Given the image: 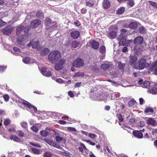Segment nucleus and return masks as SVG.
<instances>
[{"label": "nucleus", "instance_id": "17", "mask_svg": "<svg viewBox=\"0 0 157 157\" xmlns=\"http://www.w3.org/2000/svg\"><path fill=\"white\" fill-rule=\"evenodd\" d=\"M152 67L150 68L151 71H154L155 74L157 75V60L152 64Z\"/></svg>", "mask_w": 157, "mask_h": 157}, {"label": "nucleus", "instance_id": "42", "mask_svg": "<svg viewBox=\"0 0 157 157\" xmlns=\"http://www.w3.org/2000/svg\"><path fill=\"white\" fill-rule=\"evenodd\" d=\"M83 75V73L82 72H78L75 74L74 77L79 76L82 77Z\"/></svg>", "mask_w": 157, "mask_h": 157}, {"label": "nucleus", "instance_id": "55", "mask_svg": "<svg viewBox=\"0 0 157 157\" xmlns=\"http://www.w3.org/2000/svg\"><path fill=\"white\" fill-rule=\"evenodd\" d=\"M56 140L57 141H60L63 140V138L60 137L59 136H57L56 137Z\"/></svg>", "mask_w": 157, "mask_h": 157}, {"label": "nucleus", "instance_id": "30", "mask_svg": "<svg viewBox=\"0 0 157 157\" xmlns=\"http://www.w3.org/2000/svg\"><path fill=\"white\" fill-rule=\"evenodd\" d=\"M30 149L32 152L35 154H40V151L38 149L32 147Z\"/></svg>", "mask_w": 157, "mask_h": 157}, {"label": "nucleus", "instance_id": "57", "mask_svg": "<svg viewBox=\"0 0 157 157\" xmlns=\"http://www.w3.org/2000/svg\"><path fill=\"white\" fill-rule=\"evenodd\" d=\"M117 157H128L127 155H126L124 154H121L120 155H117Z\"/></svg>", "mask_w": 157, "mask_h": 157}, {"label": "nucleus", "instance_id": "36", "mask_svg": "<svg viewBox=\"0 0 157 157\" xmlns=\"http://www.w3.org/2000/svg\"><path fill=\"white\" fill-rule=\"evenodd\" d=\"M40 134L44 137L47 136L48 134V132L45 131H42L40 132Z\"/></svg>", "mask_w": 157, "mask_h": 157}, {"label": "nucleus", "instance_id": "10", "mask_svg": "<svg viewBox=\"0 0 157 157\" xmlns=\"http://www.w3.org/2000/svg\"><path fill=\"white\" fill-rule=\"evenodd\" d=\"M39 41H36L33 42L31 41L27 44V46L28 47L32 46L33 48H36L38 49H39Z\"/></svg>", "mask_w": 157, "mask_h": 157}, {"label": "nucleus", "instance_id": "41", "mask_svg": "<svg viewBox=\"0 0 157 157\" xmlns=\"http://www.w3.org/2000/svg\"><path fill=\"white\" fill-rule=\"evenodd\" d=\"M36 16L39 17H43L44 14L43 13V12L42 11H38L36 13Z\"/></svg>", "mask_w": 157, "mask_h": 157}, {"label": "nucleus", "instance_id": "62", "mask_svg": "<svg viewBox=\"0 0 157 157\" xmlns=\"http://www.w3.org/2000/svg\"><path fill=\"white\" fill-rule=\"evenodd\" d=\"M81 84V82H77L75 84V87H79Z\"/></svg>", "mask_w": 157, "mask_h": 157}, {"label": "nucleus", "instance_id": "49", "mask_svg": "<svg viewBox=\"0 0 157 157\" xmlns=\"http://www.w3.org/2000/svg\"><path fill=\"white\" fill-rule=\"evenodd\" d=\"M55 80L57 82L59 83H64V82L61 78H57Z\"/></svg>", "mask_w": 157, "mask_h": 157}, {"label": "nucleus", "instance_id": "26", "mask_svg": "<svg viewBox=\"0 0 157 157\" xmlns=\"http://www.w3.org/2000/svg\"><path fill=\"white\" fill-rule=\"evenodd\" d=\"M137 26V24L136 22H132L128 25L129 28L133 29H135Z\"/></svg>", "mask_w": 157, "mask_h": 157}, {"label": "nucleus", "instance_id": "56", "mask_svg": "<svg viewBox=\"0 0 157 157\" xmlns=\"http://www.w3.org/2000/svg\"><path fill=\"white\" fill-rule=\"evenodd\" d=\"M85 141L87 143H88L94 146L95 145V143L94 142H91L89 140H85Z\"/></svg>", "mask_w": 157, "mask_h": 157}, {"label": "nucleus", "instance_id": "4", "mask_svg": "<svg viewBox=\"0 0 157 157\" xmlns=\"http://www.w3.org/2000/svg\"><path fill=\"white\" fill-rule=\"evenodd\" d=\"M124 36H122V34H120L117 39L119 41V46L125 45L126 46H128L130 43H132V40H126L125 37H124Z\"/></svg>", "mask_w": 157, "mask_h": 157}, {"label": "nucleus", "instance_id": "11", "mask_svg": "<svg viewBox=\"0 0 157 157\" xmlns=\"http://www.w3.org/2000/svg\"><path fill=\"white\" fill-rule=\"evenodd\" d=\"M59 62L56 63L55 66V69L58 71L61 70L63 67V65L64 63V61L61 60L59 61Z\"/></svg>", "mask_w": 157, "mask_h": 157}, {"label": "nucleus", "instance_id": "52", "mask_svg": "<svg viewBox=\"0 0 157 157\" xmlns=\"http://www.w3.org/2000/svg\"><path fill=\"white\" fill-rule=\"evenodd\" d=\"M30 144L31 145H32L33 146L35 147H41V146L40 145H39L37 144L33 143L32 142L30 143Z\"/></svg>", "mask_w": 157, "mask_h": 157}, {"label": "nucleus", "instance_id": "24", "mask_svg": "<svg viewBox=\"0 0 157 157\" xmlns=\"http://www.w3.org/2000/svg\"><path fill=\"white\" fill-rule=\"evenodd\" d=\"M49 52V50L47 48H45L42 50L40 52L42 56H45Z\"/></svg>", "mask_w": 157, "mask_h": 157}, {"label": "nucleus", "instance_id": "39", "mask_svg": "<svg viewBox=\"0 0 157 157\" xmlns=\"http://www.w3.org/2000/svg\"><path fill=\"white\" fill-rule=\"evenodd\" d=\"M117 117L119 120V124L120 125H121V123H120V122H121L123 121V119L122 117V116L121 114H119L117 115Z\"/></svg>", "mask_w": 157, "mask_h": 157}, {"label": "nucleus", "instance_id": "60", "mask_svg": "<svg viewBox=\"0 0 157 157\" xmlns=\"http://www.w3.org/2000/svg\"><path fill=\"white\" fill-rule=\"evenodd\" d=\"M6 24L5 22L3 21L2 20L0 19V26H3Z\"/></svg>", "mask_w": 157, "mask_h": 157}, {"label": "nucleus", "instance_id": "63", "mask_svg": "<svg viewBox=\"0 0 157 157\" xmlns=\"http://www.w3.org/2000/svg\"><path fill=\"white\" fill-rule=\"evenodd\" d=\"M59 123L61 124H64L66 123V121L63 120H60L59 121Z\"/></svg>", "mask_w": 157, "mask_h": 157}, {"label": "nucleus", "instance_id": "1", "mask_svg": "<svg viewBox=\"0 0 157 157\" xmlns=\"http://www.w3.org/2000/svg\"><path fill=\"white\" fill-rule=\"evenodd\" d=\"M29 27L27 26L26 27L24 28L23 26L21 25L17 27L16 30V33L17 36H19L17 38V42L19 45H21L26 41H25V39L27 38L26 35L23 34V33L26 34L29 30Z\"/></svg>", "mask_w": 157, "mask_h": 157}, {"label": "nucleus", "instance_id": "16", "mask_svg": "<svg viewBox=\"0 0 157 157\" xmlns=\"http://www.w3.org/2000/svg\"><path fill=\"white\" fill-rule=\"evenodd\" d=\"M71 37L74 39H76L80 35V32L78 31H73L71 33Z\"/></svg>", "mask_w": 157, "mask_h": 157}, {"label": "nucleus", "instance_id": "48", "mask_svg": "<svg viewBox=\"0 0 157 157\" xmlns=\"http://www.w3.org/2000/svg\"><path fill=\"white\" fill-rule=\"evenodd\" d=\"M67 130L71 132H75L76 131V130L75 128L71 127H67Z\"/></svg>", "mask_w": 157, "mask_h": 157}, {"label": "nucleus", "instance_id": "47", "mask_svg": "<svg viewBox=\"0 0 157 157\" xmlns=\"http://www.w3.org/2000/svg\"><path fill=\"white\" fill-rule=\"evenodd\" d=\"M88 136L92 139L97 137V135H96L91 133H89L88 135Z\"/></svg>", "mask_w": 157, "mask_h": 157}, {"label": "nucleus", "instance_id": "27", "mask_svg": "<svg viewBox=\"0 0 157 157\" xmlns=\"http://www.w3.org/2000/svg\"><path fill=\"white\" fill-rule=\"evenodd\" d=\"M125 8L124 7H121L118 9L117 11V13L118 14H121L125 11Z\"/></svg>", "mask_w": 157, "mask_h": 157}, {"label": "nucleus", "instance_id": "28", "mask_svg": "<svg viewBox=\"0 0 157 157\" xmlns=\"http://www.w3.org/2000/svg\"><path fill=\"white\" fill-rule=\"evenodd\" d=\"M20 125L22 128H24L27 131L28 130V124L26 122H22L20 123Z\"/></svg>", "mask_w": 157, "mask_h": 157}, {"label": "nucleus", "instance_id": "8", "mask_svg": "<svg viewBox=\"0 0 157 157\" xmlns=\"http://www.w3.org/2000/svg\"><path fill=\"white\" fill-rule=\"evenodd\" d=\"M138 83L141 86L144 88L148 87L150 84V83L149 81H144L143 79L140 80L138 81Z\"/></svg>", "mask_w": 157, "mask_h": 157}, {"label": "nucleus", "instance_id": "13", "mask_svg": "<svg viewBox=\"0 0 157 157\" xmlns=\"http://www.w3.org/2000/svg\"><path fill=\"white\" fill-rule=\"evenodd\" d=\"M134 136L140 139L143 137V134L142 132L139 131H135L133 132Z\"/></svg>", "mask_w": 157, "mask_h": 157}, {"label": "nucleus", "instance_id": "34", "mask_svg": "<svg viewBox=\"0 0 157 157\" xmlns=\"http://www.w3.org/2000/svg\"><path fill=\"white\" fill-rule=\"evenodd\" d=\"M106 48L105 46H102L100 48V53L102 54H105V53Z\"/></svg>", "mask_w": 157, "mask_h": 157}, {"label": "nucleus", "instance_id": "3", "mask_svg": "<svg viewBox=\"0 0 157 157\" xmlns=\"http://www.w3.org/2000/svg\"><path fill=\"white\" fill-rule=\"evenodd\" d=\"M149 66V63L146 62V60L142 58L138 61V63L136 65H134V68L142 70L148 67Z\"/></svg>", "mask_w": 157, "mask_h": 157}, {"label": "nucleus", "instance_id": "61", "mask_svg": "<svg viewBox=\"0 0 157 157\" xmlns=\"http://www.w3.org/2000/svg\"><path fill=\"white\" fill-rule=\"evenodd\" d=\"M128 4L130 6L132 7L134 5V3L133 1H129L128 2Z\"/></svg>", "mask_w": 157, "mask_h": 157}, {"label": "nucleus", "instance_id": "50", "mask_svg": "<svg viewBox=\"0 0 157 157\" xmlns=\"http://www.w3.org/2000/svg\"><path fill=\"white\" fill-rule=\"evenodd\" d=\"M118 64L119 68L121 70L122 69L124 66V65L121 63V62H118Z\"/></svg>", "mask_w": 157, "mask_h": 157}, {"label": "nucleus", "instance_id": "5", "mask_svg": "<svg viewBox=\"0 0 157 157\" xmlns=\"http://www.w3.org/2000/svg\"><path fill=\"white\" fill-rule=\"evenodd\" d=\"M84 63L83 59L78 58L73 62V65L76 67H80L83 66Z\"/></svg>", "mask_w": 157, "mask_h": 157}, {"label": "nucleus", "instance_id": "45", "mask_svg": "<svg viewBox=\"0 0 157 157\" xmlns=\"http://www.w3.org/2000/svg\"><path fill=\"white\" fill-rule=\"evenodd\" d=\"M51 22L50 19L49 18H46L45 20V24L46 25H48Z\"/></svg>", "mask_w": 157, "mask_h": 157}, {"label": "nucleus", "instance_id": "7", "mask_svg": "<svg viewBox=\"0 0 157 157\" xmlns=\"http://www.w3.org/2000/svg\"><path fill=\"white\" fill-rule=\"evenodd\" d=\"M41 72L42 74L45 76L49 77L51 76V71L49 70L46 67H44L42 68L41 70Z\"/></svg>", "mask_w": 157, "mask_h": 157}, {"label": "nucleus", "instance_id": "20", "mask_svg": "<svg viewBox=\"0 0 157 157\" xmlns=\"http://www.w3.org/2000/svg\"><path fill=\"white\" fill-rule=\"evenodd\" d=\"M117 35V32L115 31H112L109 33L108 35V37L111 39H113L116 37Z\"/></svg>", "mask_w": 157, "mask_h": 157}, {"label": "nucleus", "instance_id": "40", "mask_svg": "<svg viewBox=\"0 0 157 157\" xmlns=\"http://www.w3.org/2000/svg\"><path fill=\"white\" fill-rule=\"evenodd\" d=\"M17 133L18 135L20 137H22L24 136V133L22 132V131L21 130H18L17 131Z\"/></svg>", "mask_w": 157, "mask_h": 157}, {"label": "nucleus", "instance_id": "18", "mask_svg": "<svg viewBox=\"0 0 157 157\" xmlns=\"http://www.w3.org/2000/svg\"><path fill=\"white\" fill-rule=\"evenodd\" d=\"M41 23V21L40 20L37 19L33 21L31 23V25L33 28L36 27Z\"/></svg>", "mask_w": 157, "mask_h": 157}, {"label": "nucleus", "instance_id": "53", "mask_svg": "<svg viewBox=\"0 0 157 157\" xmlns=\"http://www.w3.org/2000/svg\"><path fill=\"white\" fill-rule=\"evenodd\" d=\"M68 94L71 98H73L74 96L73 93L72 91H69L68 92Z\"/></svg>", "mask_w": 157, "mask_h": 157}, {"label": "nucleus", "instance_id": "6", "mask_svg": "<svg viewBox=\"0 0 157 157\" xmlns=\"http://www.w3.org/2000/svg\"><path fill=\"white\" fill-rule=\"evenodd\" d=\"M13 29V27L10 26H7L3 28L2 32L5 35H9L11 33Z\"/></svg>", "mask_w": 157, "mask_h": 157}, {"label": "nucleus", "instance_id": "12", "mask_svg": "<svg viewBox=\"0 0 157 157\" xmlns=\"http://www.w3.org/2000/svg\"><path fill=\"white\" fill-rule=\"evenodd\" d=\"M25 106H27L28 108L29 109H33L34 112H36L37 111V109L36 108L31 105L27 101H25L22 102Z\"/></svg>", "mask_w": 157, "mask_h": 157}, {"label": "nucleus", "instance_id": "25", "mask_svg": "<svg viewBox=\"0 0 157 157\" xmlns=\"http://www.w3.org/2000/svg\"><path fill=\"white\" fill-rule=\"evenodd\" d=\"M111 65L110 64H104L101 65V67L104 70H105L107 69H109L110 67H111Z\"/></svg>", "mask_w": 157, "mask_h": 157}, {"label": "nucleus", "instance_id": "64", "mask_svg": "<svg viewBox=\"0 0 157 157\" xmlns=\"http://www.w3.org/2000/svg\"><path fill=\"white\" fill-rule=\"evenodd\" d=\"M120 31L121 33V34H122V36H124L123 35V33H126L127 32V30L126 29H121Z\"/></svg>", "mask_w": 157, "mask_h": 157}, {"label": "nucleus", "instance_id": "15", "mask_svg": "<svg viewBox=\"0 0 157 157\" xmlns=\"http://www.w3.org/2000/svg\"><path fill=\"white\" fill-rule=\"evenodd\" d=\"M91 45L92 48L94 49H98L99 46V43L95 40H90L89 41Z\"/></svg>", "mask_w": 157, "mask_h": 157}, {"label": "nucleus", "instance_id": "2", "mask_svg": "<svg viewBox=\"0 0 157 157\" xmlns=\"http://www.w3.org/2000/svg\"><path fill=\"white\" fill-rule=\"evenodd\" d=\"M61 59V54L60 52L57 50L51 52L48 56V60L52 63H54L59 61Z\"/></svg>", "mask_w": 157, "mask_h": 157}, {"label": "nucleus", "instance_id": "22", "mask_svg": "<svg viewBox=\"0 0 157 157\" xmlns=\"http://www.w3.org/2000/svg\"><path fill=\"white\" fill-rule=\"evenodd\" d=\"M103 7L105 9H108L110 6V2L109 0H104L103 3Z\"/></svg>", "mask_w": 157, "mask_h": 157}, {"label": "nucleus", "instance_id": "46", "mask_svg": "<svg viewBox=\"0 0 157 157\" xmlns=\"http://www.w3.org/2000/svg\"><path fill=\"white\" fill-rule=\"evenodd\" d=\"M6 68L7 67L6 66H1L0 65V73L3 72Z\"/></svg>", "mask_w": 157, "mask_h": 157}, {"label": "nucleus", "instance_id": "21", "mask_svg": "<svg viewBox=\"0 0 157 157\" xmlns=\"http://www.w3.org/2000/svg\"><path fill=\"white\" fill-rule=\"evenodd\" d=\"M147 122L148 124L153 126H155L156 124V121L152 118H149L147 120Z\"/></svg>", "mask_w": 157, "mask_h": 157}, {"label": "nucleus", "instance_id": "54", "mask_svg": "<svg viewBox=\"0 0 157 157\" xmlns=\"http://www.w3.org/2000/svg\"><path fill=\"white\" fill-rule=\"evenodd\" d=\"M145 125L144 122V121H141L140 122V124H139V127L141 128L143 126H144Z\"/></svg>", "mask_w": 157, "mask_h": 157}, {"label": "nucleus", "instance_id": "59", "mask_svg": "<svg viewBox=\"0 0 157 157\" xmlns=\"http://www.w3.org/2000/svg\"><path fill=\"white\" fill-rule=\"evenodd\" d=\"M34 92L39 94L43 95L44 94V93L41 92V91H34Z\"/></svg>", "mask_w": 157, "mask_h": 157}, {"label": "nucleus", "instance_id": "32", "mask_svg": "<svg viewBox=\"0 0 157 157\" xmlns=\"http://www.w3.org/2000/svg\"><path fill=\"white\" fill-rule=\"evenodd\" d=\"M150 92L152 94H157V88L155 87H153L151 88L150 90Z\"/></svg>", "mask_w": 157, "mask_h": 157}, {"label": "nucleus", "instance_id": "51", "mask_svg": "<svg viewBox=\"0 0 157 157\" xmlns=\"http://www.w3.org/2000/svg\"><path fill=\"white\" fill-rule=\"evenodd\" d=\"M3 98L5 101H8L9 99V97L7 94H5L3 95Z\"/></svg>", "mask_w": 157, "mask_h": 157}, {"label": "nucleus", "instance_id": "58", "mask_svg": "<svg viewBox=\"0 0 157 157\" xmlns=\"http://www.w3.org/2000/svg\"><path fill=\"white\" fill-rule=\"evenodd\" d=\"M86 5L87 6L90 7H92L94 5V3H91L89 2H86Z\"/></svg>", "mask_w": 157, "mask_h": 157}, {"label": "nucleus", "instance_id": "43", "mask_svg": "<svg viewBox=\"0 0 157 157\" xmlns=\"http://www.w3.org/2000/svg\"><path fill=\"white\" fill-rule=\"evenodd\" d=\"M31 129L34 132H37L38 131V128L36 126H33L31 127Z\"/></svg>", "mask_w": 157, "mask_h": 157}, {"label": "nucleus", "instance_id": "37", "mask_svg": "<svg viewBox=\"0 0 157 157\" xmlns=\"http://www.w3.org/2000/svg\"><path fill=\"white\" fill-rule=\"evenodd\" d=\"M30 61V59L28 57H26L23 59V61L25 63L28 64Z\"/></svg>", "mask_w": 157, "mask_h": 157}, {"label": "nucleus", "instance_id": "14", "mask_svg": "<svg viewBox=\"0 0 157 157\" xmlns=\"http://www.w3.org/2000/svg\"><path fill=\"white\" fill-rule=\"evenodd\" d=\"M143 42V38L141 36L136 37L134 40V43L136 44H142Z\"/></svg>", "mask_w": 157, "mask_h": 157}, {"label": "nucleus", "instance_id": "29", "mask_svg": "<svg viewBox=\"0 0 157 157\" xmlns=\"http://www.w3.org/2000/svg\"><path fill=\"white\" fill-rule=\"evenodd\" d=\"M10 139L13 140L14 141L19 142L20 141V140L16 136L12 135L10 136Z\"/></svg>", "mask_w": 157, "mask_h": 157}, {"label": "nucleus", "instance_id": "19", "mask_svg": "<svg viewBox=\"0 0 157 157\" xmlns=\"http://www.w3.org/2000/svg\"><path fill=\"white\" fill-rule=\"evenodd\" d=\"M150 6L149 8L150 9L156 10L157 9V3L155 2L149 1Z\"/></svg>", "mask_w": 157, "mask_h": 157}, {"label": "nucleus", "instance_id": "9", "mask_svg": "<svg viewBox=\"0 0 157 157\" xmlns=\"http://www.w3.org/2000/svg\"><path fill=\"white\" fill-rule=\"evenodd\" d=\"M137 60V58L135 56L131 55L130 57L129 62L131 65L134 68V65H136L137 63L136 62Z\"/></svg>", "mask_w": 157, "mask_h": 157}, {"label": "nucleus", "instance_id": "31", "mask_svg": "<svg viewBox=\"0 0 157 157\" xmlns=\"http://www.w3.org/2000/svg\"><path fill=\"white\" fill-rule=\"evenodd\" d=\"M145 112L146 113H149L150 114L154 112V110L152 108L148 107L146 109Z\"/></svg>", "mask_w": 157, "mask_h": 157}, {"label": "nucleus", "instance_id": "33", "mask_svg": "<svg viewBox=\"0 0 157 157\" xmlns=\"http://www.w3.org/2000/svg\"><path fill=\"white\" fill-rule=\"evenodd\" d=\"M79 42L76 41H74L72 43L71 45L73 48H76L79 45Z\"/></svg>", "mask_w": 157, "mask_h": 157}, {"label": "nucleus", "instance_id": "35", "mask_svg": "<svg viewBox=\"0 0 157 157\" xmlns=\"http://www.w3.org/2000/svg\"><path fill=\"white\" fill-rule=\"evenodd\" d=\"M11 122L10 120L8 118L4 119V124L6 126L8 125Z\"/></svg>", "mask_w": 157, "mask_h": 157}, {"label": "nucleus", "instance_id": "23", "mask_svg": "<svg viewBox=\"0 0 157 157\" xmlns=\"http://www.w3.org/2000/svg\"><path fill=\"white\" fill-rule=\"evenodd\" d=\"M14 51L12 53L14 55H17L20 54L21 51L20 49L17 47H14L13 48Z\"/></svg>", "mask_w": 157, "mask_h": 157}, {"label": "nucleus", "instance_id": "38", "mask_svg": "<svg viewBox=\"0 0 157 157\" xmlns=\"http://www.w3.org/2000/svg\"><path fill=\"white\" fill-rule=\"evenodd\" d=\"M146 32L144 26L141 27L139 28V32L142 34Z\"/></svg>", "mask_w": 157, "mask_h": 157}, {"label": "nucleus", "instance_id": "44", "mask_svg": "<svg viewBox=\"0 0 157 157\" xmlns=\"http://www.w3.org/2000/svg\"><path fill=\"white\" fill-rule=\"evenodd\" d=\"M44 157H52V154L51 153L48 152H45L44 155Z\"/></svg>", "mask_w": 157, "mask_h": 157}]
</instances>
